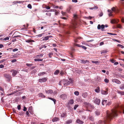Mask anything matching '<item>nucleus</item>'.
<instances>
[{
	"label": "nucleus",
	"mask_w": 124,
	"mask_h": 124,
	"mask_svg": "<svg viewBox=\"0 0 124 124\" xmlns=\"http://www.w3.org/2000/svg\"><path fill=\"white\" fill-rule=\"evenodd\" d=\"M105 28V25L103 24H102L101 25L100 24H99L97 26V28L98 29H100L101 28L102 31H103V30Z\"/></svg>",
	"instance_id": "nucleus-8"
},
{
	"label": "nucleus",
	"mask_w": 124,
	"mask_h": 124,
	"mask_svg": "<svg viewBox=\"0 0 124 124\" xmlns=\"http://www.w3.org/2000/svg\"><path fill=\"white\" fill-rule=\"evenodd\" d=\"M43 33L37 35V36L39 37H40L42 36V35L43 34Z\"/></svg>",
	"instance_id": "nucleus-62"
},
{
	"label": "nucleus",
	"mask_w": 124,
	"mask_h": 124,
	"mask_svg": "<svg viewBox=\"0 0 124 124\" xmlns=\"http://www.w3.org/2000/svg\"><path fill=\"white\" fill-rule=\"evenodd\" d=\"M53 53L52 52L48 54V56L50 58L52 57L51 56L53 55Z\"/></svg>",
	"instance_id": "nucleus-40"
},
{
	"label": "nucleus",
	"mask_w": 124,
	"mask_h": 124,
	"mask_svg": "<svg viewBox=\"0 0 124 124\" xmlns=\"http://www.w3.org/2000/svg\"><path fill=\"white\" fill-rule=\"evenodd\" d=\"M16 59H14L12 60L11 61V62H12L13 63V62H16Z\"/></svg>",
	"instance_id": "nucleus-59"
},
{
	"label": "nucleus",
	"mask_w": 124,
	"mask_h": 124,
	"mask_svg": "<svg viewBox=\"0 0 124 124\" xmlns=\"http://www.w3.org/2000/svg\"><path fill=\"white\" fill-rule=\"evenodd\" d=\"M111 10L112 11H114V12H116V8L114 7H113L111 8Z\"/></svg>",
	"instance_id": "nucleus-44"
},
{
	"label": "nucleus",
	"mask_w": 124,
	"mask_h": 124,
	"mask_svg": "<svg viewBox=\"0 0 124 124\" xmlns=\"http://www.w3.org/2000/svg\"><path fill=\"white\" fill-rule=\"evenodd\" d=\"M100 111L98 110H96L95 112L96 115L97 116L99 115L100 114Z\"/></svg>",
	"instance_id": "nucleus-30"
},
{
	"label": "nucleus",
	"mask_w": 124,
	"mask_h": 124,
	"mask_svg": "<svg viewBox=\"0 0 124 124\" xmlns=\"http://www.w3.org/2000/svg\"><path fill=\"white\" fill-rule=\"evenodd\" d=\"M104 81L105 83H108L109 81L107 78H105L104 80Z\"/></svg>",
	"instance_id": "nucleus-43"
},
{
	"label": "nucleus",
	"mask_w": 124,
	"mask_h": 124,
	"mask_svg": "<svg viewBox=\"0 0 124 124\" xmlns=\"http://www.w3.org/2000/svg\"><path fill=\"white\" fill-rule=\"evenodd\" d=\"M47 78H43L41 79H39V81L40 82H45L47 81Z\"/></svg>",
	"instance_id": "nucleus-10"
},
{
	"label": "nucleus",
	"mask_w": 124,
	"mask_h": 124,
	"mask_svg": "<svg viewBox=\"0 0 124 124\" xmlns=\"http://www.w3.org/2000/svg\"><path fill=\"white\" fill-rule=\"evenodd\" d=\"M117 46H118L119 47L122 48H123L124 47L123 46L120 44H118Z\"/></svg>",
	"instance_id": "nucleus-41"
},
{
	"label": "nucleus",
	"mask_w": 124,
	"mask_h": 124,
	"mask_svg": "<svg viewBox=\"0 0 124 124\" xmlns=\"http://www.w3.org/2000/svg\"><path fill=\"white\" fill-rule=\"evenodd\" d=\"M46 15L48 16H50L51 15V13L49 12L46 13Z\"/></svg>",
	"instance_id": "nucleus-42"
},
{
	"label": "nucleus",
	"mask_w": 124,
	"mask_h": 124,
	"mask_svg": "<svg viewBox=\"0 0 124 124\" xmlns=\"http://www.w3.org/2000/svg\"><path fill=\"white\" fill-rule=\"evenodd\" d=\"M9 38L8 37L5 38H4V39L5 40H8L9 39Z\"/></svg>",
	"instance_id": "nucleus-56"
},
{
	"label": "nucleus",
	"mask_w": 124,
	"mask_h": 124,
	"mask_svg": "<svg viewBox=\"0 0 124 124\" xmlns=\"http://www.w3.org/2000/svg\"><path fill=\"white\" fill-rule=\"evenodd\" d=\"M82 44L83 45H84L86 46H89V45H88L87 43H85L84 42H82Z\"/></svg>",
	"instance_id": "nucleus-51"
},
{
	"label": "nucleus",
	"mask_w": 124,
	"mask_h": 124,
	"mask_svg": "<svg viewBox=\"0 0 124 124\" xmlns=\"http://www.w3.org/2000/svg\"><path fill=\"white\" fill-rule=\"evenodd\" d=\"M60 98L63 100L66 99L67 96L65 94H63L60 96Z\"/></svg>",
	"instance_id": "nucleus-12"
},
{
	"label": "nucleus",
	"mask_w": 124,
	"mask_h": 124,
	"mask_svg": "<svg viewBox=\"0 0 124 124\" xmlns=\"http://www.w3.org/2000/svg\"><path fill=\"white\" fill-rule=\"evenodd\" d=\"M119 21L118 20H116L115 19H112L111 21V22L112 23H117Z\"/></svg>",
	"instance_id": "nucleus-14"
},
{
	"label": "nucleus",
	"mask_w": 124,
	"mask_h": 124,
	"mask_svg": "<svg viewBox=\"0 0 124 124\" xmlns=\"http://www.w3.org/2000/svg\"><path fill=\"white\" fill-rule=\"evenodd\" d=\"M38 95L39 97L42 98H45L46 97V96L44 95L42 93H39Z\"/></svg>",
	"instance_id": "nucleus-19"
},
{
	"label": "nucleus",
	"mask_w": 124,
	"mask_h": 124,
	"mask_svg": "<svg viewBox=\"0 0 124 124\" xmlns=\"http://www.w3.org/2000/svg\"><path fill=\"white\" fill-rule=\"evenodd\" d=\"M43 60L42 59L38 58L35 59H34V61H43Z\"/></svg>",
	"instance_id": "nucleus-32"
},
{
	"label": "nucleus",
	"mask_w": 124,
	"mask_h": 124,
	"mask_svg": "<svg viewBox=\"0 0 124 124\" xmlns=\"http://www.w3.org/2000/svg\"><path fill=\"white\" fill-rule=\"evenodd\" d=\"M60 70H56L54 72V74L55 75H57L59 73Z\"/></svg>",
	"instance_id": "nucleus-24"
},
{
	"label": "nucleus",
	"mask_w": 124,
	"mask_h": 124,
	"mask_svg": "<svg viewBox=\"0 0 124 124\" xmlns=\"http://www.w3.org/2000/svg\"><path fill=\"white\" fill-rule=\"evenodd\" d=\"M108 12L109 13L108 14L109 16H112V11L110 10H108Z\"/></svg>",
	"instance_id": "nucleus-25"
},
{
	"label": "nucleus",
	"mask_w": 124,
	"mask_h": 124,
	"mask_svg": "<svg viewBox=\"0 0 124 124\" xmlns=\"http://www.w3.org/2000/svg\"><path fill=\"white\" fill-rule=\"evenodd\" d=\"M89 62V61L88 60H81V62L82 63H83L84 64H85L87 62Z\"/></svg>",
	"instance_id": "nucleus-18"
},
{
	"label": "nucleus",
	"mask_w": 124,
	"mask_h": 124,
	"mask_svg": "<svg viewBox=\"0 0 124 124\" xmlns=\"http://www.w3.org/2000/svg\"><path fill=\"white\" fill-rule=\"evenodd\" d=\"M10 72H12V76H15L17 73V72L16 70L14 69H12L10 70Z\"/></svg>",
	"instance_id": "nucleus-7"
},
{
	"label": "nucleus",
	"mask_w": 124,
	"mask_h": 124,
	"mask_svg": "<svg viewBox=\"0 0 124 124\" xmlns=\"http://www.w3.org/2000/svg\"><path fill=\"white\" fill-rule=\"evenodd\" d=\"M113 82H115L118 84H121V82L118 79H114L112 80Z\"/></svg>",
	"instance_id": "nucleus-9"
},
{
	"label": "nucleus",
	"mask_w": 124,
	"mask_h": 124,
	"mask_svg": "<svg viewBox=\"0 0 124 124\" xmlns=\"http://www.w3.org/2000/svg\"><path fill=\"white\" fill-rule=\"evenodd\" d=\"M118 112V110L116 109H112L110 112L109 111L107 110L106 112V120L104 122H103L101 120H99L97 122V124H102L103 123H104V124H108V123L113 117H116L117 116V112Z\"/></svg>",
	"instance_id": "nucleus-1"
},
{
	"label": "nucleus",
	"mask_w": 124,
	"mask_h": 124,
	"mask_svg": "<svg viewBox=\"0 0 124 124\" xmlns=\"http://www.w3.org/2000/svg\"><path fill=\"white\" fill-rule=\"evenodd\" d=\"M67 116V113L66 112H65L62 113L61 115V117L64 118L66 117Z\"/></svg>",
	"instance_id": "nucleus-16"
},
{
	"label": "nucleus",
	"mask_w": 124,
	"mask_h": 124,
	"mask_svg": "<svg viewBox=\"0 0 124 124\" xmlns=\"http://www.w3.org/2000/svg\"><path fill=\"white\" fill-rule=\"evenodd\" d=\"M18 50V49L17 48H15L13 50V51L14 52H15L16 51H17Z\"/></svg>",
	"instance_id": "nucleus-64"
},
{
	"label": "nucleus",
	"mask_w": 124,
	"mask_h": 124,
	"mask_svg": "<svg viewBox=\"0 0 124 124\" xmlns=\"http://www.w3.org/2000/svg\"><path fill=\"white\" fill-rule=\"evenodd\" d=\"M46 73L45 72H40V73H39L38 74V75L39 76L42 75H44Z\"/></svg>",
	"instance_id": "nucleus-35"
},
{
	"label": "nucleus",
	"mask_w": 124,
	"mask_h": 124,
	"mask_svg": "<svg viewBox=\"0 0 124 124\" xmlns=\"http://www.w3.org/2000/svg\"><path fill=\"white\" fill-rule=\"evenodd\" d=\"M117 28H122V26L121 25L119 24H117Z\"/></svg>",
	"instance_id": "nucleus-48"
},
{
	"label": "nucleus",
	"mask_w": 124,
	"mask_h": 124,
	"mask_svg": "<svg viewBox=\"0 0 124 124\" xmlns=\"http://www.w3.org/2000/svg\"><path fill=\"white\" fill-rule=\"evenodd\" d=\"M76 122L77 123L80 124H83L84 123L83 121H81L79 119H77Z\"/></svg>",
	"instance_id": "nucleus-15"
},
{
	"label": "nucleus",
	"mask_w": 124,
	"mask_h": 124,
	"mask_svg": "<svg viewBox=\"0 0 124 124\" xmlns=\"http://www.w3.org/2000/svg\"><path fill=\"white\" fill-rule=\"evenodd\" d=\"M103 15V14L102 12H101L99 14V15L100 17L102 16Z\"/></svg>",
	"instance_id": "nucleus-55"
},
{
	"label": "nucleus",
	"mask_w": 124,
	"mask_h": 124,
	"mask_svg": "<svg viewBox=\"0 0 124 124\" xmlns=\"http://www.w3.org/2000/svg\"><path fill=\"white\" fill-rule=\"evenodd\" d=\"M74 94L76 96H78L79 95V93L78 91H76L74 92Z\"/></svg>",
	"instance_id": "nucleus-39"
},
{
	"label": "nucleus",
	"mask_w": 124,
	"mask_h": 124,
	"mask_svg": "<svg viewBox=\"0 0 124 124\" xmlns=\"http://www.w3.org/2000/svg\"><path fill=\"white\" fill-rule=\"evenodd\" d=\"M30 9H31L32 8V6L30 4H29L27 6Z\"/></svg>",
	"instance_id": "nucleus-46"
},
{
	"label": "nucleus",
	"mask_w": 124,
	"mask_h": 124,
	"mask_svg": "<svg viewBox=\"0 0 124 124\" xmlns=\"http://www.w3.org/2000/svg\"><path fill=\"white\" fill-rule=\"evenodd\" d=\"M74 45L79 47H81L84 50H86L87 48L86 47L80 45L78 44H74Z\"/></svg>",
	"instance_id": "nucleus-6"
},
{
	"label": "nucleus",
	"mask_w": 124,
	"mask_h": 124,
	"mask_svg": "<svg viewBox=\"0 0 124 124\" xmlns=\"http://www.w3.org/2000/svg\"><path fill=\"white\" fill-rule=\"evenodd\" d=\"M89 118L90 120L91 121H93L94 120L93 117L92 116H90L89 117Z\"/></svg>",
	"instance_id": "nucleus-31"
},
{
	"label": "nucleus",
	"mask_w": 124,
	"mask_h": 124,
	"mask_svg": "<svg viewBox=\"0 0 124 124\" xmlns=\"http://www.w3.org/2000/svg\"><path fill=\"white\" fill-rule=\"evenodd\" d=\"M92 17L91 16H89L88 17H86V18L87 19H91L92 18Z\"/></svg>",
	"instance_id": "nucleus-63"
},
{
	"label": "nucleus",
	"mask_w": 124,
	"mask_h": 124,
	"mask_svg": "<svg viewBox=\"0 0 124 124\" xmlns=\"http://www.w3.org/2000/svg\"><path fill=\"white\" fill-rule=\"evenodd\" d=\"M108 51L107 50H103L101 51V54H105L107 53Z\"/></svg>",
	"instance_id": "nucleus-33"
},
{
	"label": "nucleus",
	"mask_w": 124,
	"mask_h": 124,
	"mask_svg": "<svg viewBox=\"0 0 124 124\" xmlns=\"http://www.w3.org/2000/svg\"><path fill=\"white\" fill-rule=\"evenodd\" d=\"M48 98L49 99L51 100H52L54 102V104H55L56 102V100L55 99L53 98H52L49 97H48Z\"/></svg>",
	"instance_id": "nucleus-23"
},
{
	"label": "nucleus",
	"mask_w": 124,
	"mask_h": 124,
	"mask_svg": "<svg viewBox=\"0 0 124 124\" xmlns=\"http://www.w3.org/2000/svg\"><path fill=\"white\" fill-rule=\"evenodd\" d=\"M32 65V64L28 63L26 64V65L28 67H30V66H31Z\"/></svg>",
	"instance_id": "nucleus-57"
},
{
	"label": "nucleus",
	"mask_w": 124,
	"mask_h": 124,
	"mask_svg": "<svg viewBox=\"0 0 124 124\" xmlns=\"http://www.w3.org/2000/svg\"><path fill=\"white\" fill-rule=\"evenodd\" d=\"M60 120L59 118L57 117H54L52 119V121L53 122H54L59 121Z\"/></svg>",
	"instance_id": "nucleus-13"
},
{
	"label": "nucleus",
	"mask_w": 124,
	"mask_h": 124,
	"mask_svg": "<svg viewBox=\"0 0 124 124\" xmlns=\"http://www.w3.org/2000/svg\"><path fill=\"white\" fill-rule=\"evenodd\" d=\"M43 54H41L40 55H37L36 57V58H37V56H40L41 57H42L43 56Z\"/></svg>",
	"instance_id": "nucleus-49"
},
{
	"label": "nucleus",
	"mask_w": 124,
	"mask_h": 124,
	"mask_svg": "<svg viewBox=\"0 0 124 124\" xmlns=\"http://www.w3.org/2000/svg\"><path fill=\"white\" fill-rule=\"evenodd\" d=\"M56 11V10L55 9H52L50 10L49 11L50 12H55Z\"/></svg>",
	"instance_id": "nucleus-58"
},
{
	"label": "nucleus",
	"mask_w": 124,
	"mask_h": 124,
	"mask_svg": "<svg viewBox=\"0 0 124 124\" xmlns=\"http://www.w3.org/2000/svg\"><path fill=\"white\" fill-rule=\"evenodd\" d=\"M46 93L48 94H52L53 93V90L51 89L49 90H45Z\"/></svg>",
	"instance_id": "nucleus-11"
},
{
	"label": "nucleus",
	"mask_w": 124,
	"mask_h": 124,
	"mask_svg": "<svg viewBox=\"0 0 124 124\" xmlns=\"http://www.w3.org/2000/svg\"><path fill=\"white\" fill-rule=\"evenodd\" d=\"M43 41H46L49 39L48 37L47 36L43 38Z\"/></svg>",
	"instance_id": "nucleus-28"
},
{
	"label": "nucleus",
	"mask_w": 124,
	"mask_h": 124,
	"mask_svg": "<svg viewBox=\"0 0 124 124\" xmlns=\"http://www.w3.org/2000/svg\"><path fill=\"white\" fill-rule=\"evenodd\" d=\"M15 88L17 89V90L16 91L17 92L18 91H19L22 90V89L20 87L18 86H15Z\"/></svg>",
	"instance_id": "nucleus-17"
},
{
	"label": "nucleus",
	"mask_w": 124,
	"mask_h": 124,
	"mask_svg": "<svg viewBox=\"0 0 124 124\" xmlns=\"http://www.w3.org/2000/svg\"><path fill=\"white\" fill-rule=\"evenodd\" d=\"M101 93L103 94L106 95L108 94V93L107 91L102 90H101Z\"/></svg>",
	"instance_id": "nucleus-21"
},
{
	"label": "nucleus",
	"mask_w": 124,
	"mask_h": 124,
	"mask_svg": "<svg viewBox=\"0 0 124 124\" xmlns=\"http://www.w3.org/2000/svg\"><path fill=\"white\" fill-rule=\"evenodd\" d=\"M78 106V105H75L74 107V110H75L77 108Z\"/></svg>",
	"instance_id": "nucleus-45"
},
{
	"label": "nucleus",
	"mask_w": 124,
	"mask_h": 124,
	"mask_svg": "<svg viewBox=\"0 0 124 124\" xmlns=\"http://www.w3.org/2000/svg\"><path fill=\"white\" fill-rule=\"evenodd\" d=\"M62 82L64 86H68L70 84H73V80L71 78H69L68 80L63 79L62 80Z\"/></svg>",
	"instance_id": "nucleus-2"
},
{
	"label": "nucleus",
	"mask_w": 124,
	"mask_h": 124,
	"mask_svg": "<svg viewBox=\"0 0 124 124\" xmlns=\"http://www.w3.org/2000/svg\"><path fill=\"white\" fill-rule=\"evenodd\" d=\"M72 120L70 119L67 120L66 122V123L67 124H69L71 123L72 122Z\"/></svg>",
	"instance_id": "nucleus-27"
},
{
	"label": "nucleus",
	"mask_w": 124,
	"mask_h": 124,
	"mask_svg": "<svg viewBox=\"0 0 124 124\" xmlns=\"http://www.w3.org/2000/svg\"><path fill=\"white\" fill-rule=\"evenodd\" d=\"M65 73L62 70H61L60 73V75L62 76L63 75L65 74Z\"/></svg>",
	"instance_id": "nucleus-37"
},
{
	"label": "nucleus",
	"mask_w": 124,
	"mask_h": 124,
	"mask_svg": "<svg viewBox=\"0 0 124 124\" xmlns=\"http://www.w3.org/2000/svg\"><path fill=\"white\" fill-rule=\"evenodd\" d=\"M4 76L6 78L8 79V81L9 82L10 81L11 77L10 76V75L5 74H4Z\"/></svg>",
	"instance_id": "nucleus-4"
},
{
	"label": "nucleus",
	"mask_w": 124,
	"mask_h": 124,
	"mask_svg": "<svg viewBox=\"0 0 124 124\" xmlns=\"http://www.w3.org/2000/svg\"><path fill=\"white\" fill-rule=\"evenodd\" d=\"M25 41L26 42L29 43L32 42H35V41L33 40L30 39L26 40H25Z\"/></svg>",
	"instance_id": "nucleus-20"
},
{
	"label": "nucleus",
	"mask_w": 124,
	"mask_h": 124,
	"mask_svg": "<svg viewBox=\"0 0 124 124\" xmlns=\"http://www.w3.org/2000/svg\"><path fill=\"white\" fill-rule=\"evenodd\" d=\"M53 7L54 8H58L59 7L58 6H55L54 5H53Z\"/></svg>",
	"instance_id": "nucleus-52"
},
{
	"label": "nucleus",
	"mask_w": 124,
	"mask_h": 124,
	"mask_svg": "<svg viewBox=\"0 0 124 124\" xmlns=\"http://www.w3.org/2000/svg\"><path fill=\"white\" fill-rule=\"evenodd\" d=\"M120 88L122 90L124 89V84L121 85L120 86Z\"/></svg>",
	"instance_id": "nucleus-38"
},
{
	"label": "nucleus",
	"mask_w": 124,
	"mask_h": 124,
	"mask_svg": "<svg viewBox=\"0 0 124 124\" xmlns=\"http://www.w3.org/2000/svg\"><path fill=\"white\" fill-rule=\"evenodd\" d=\"M121 110L123 111V113L124 114V107H121Z\"/></svg>",
	"instance_id": "nucleus-61"
},
{
	"label": "nucleus",
	"mask_w": 124,
	"mask_h": 124,
	"mask_svg": "<svg viewBox=\"0 0 124 124\" xmlns=\"http://www.w3.org/2000/svg\"><path fill=\"white\" fill-rule=\"evenodd\" d=\"M44 8H46L47 9H50V7L49 6H47L46 5L45 7H44Z\"/></svg>",
	"instance_id": "nucleus-54"
},
{
	"label": "nucleus",
	"mask_w": 124,
	"mask_h": 124,
	"mask_svg": "<svg viewBox=\"0 0 124 124\" xmlns=\"http://www.w3.org/2000/svg\"><path fill=\"white\" fill-rule=\"evenodd\" d=\"M87 94L86 93H84L82 94V96L84 98H85L87 96Z\"/></svg>",
	"instance_id": "nucleus-36"
},
{
	"label": "nucleus",
	"mask_w": 124,
	"mask_h": 124,
	"mask_svg": "<svg viewBox=\"0 0 124 124\" xmlns=\"http://www.w3.org/2000/svg\"><path fill=\"white\" fill-rule=\"evenodd\" d=\"M83 105L87 109H93L94 106L89 103L84 102L83 103Z\"/></svg>",
	"instance_id": "nucleus-3"
},
{
	"label": "nucleus",
	"mask_w": 124,
	"mask_h": 124,
	"mask_svg": "<svg viewBox=\"0 0 124 124\" xmlns=\"http://www.w3.org/2000/svg\"><path fill=\"white\" fill-rule=\"evenodd\" d=\"M17 108L18 110H19L21 109V106L20 105H19L17 107Z\"/></svg>",
	"instance_id": "nucleus-60"
},
{
	"label": "nucleus",
	"mask_w": 124,
	"mask_h": 124,
	"mask_svg": "<svg viewBox=\"0 0 124 124\" xmlns=\"http://www.w3.org/2000/svg\"><path fill=\"white\" fill-rule=\"evenodd\" d=\"M94 102L96 104L99 105L100 102V100L97 98L94 99Z\"/></svg>",
	"instance_id": "nucleus-5"
},
{
	"label": "nucleus",
	"mask_w": 124,
	"mask_h": 124,
	"mask_svg": "<svg viewBox=\"0 0 124 124\" xmlns=\"http://www.w3.org/2000/svg\"><path fill=\"white\" fill-rule=\"evenodd\" d=\"M32 108V107H29L28 108V111L29 112L31 113Z\"/></svg>",
	"instance_id": "nucleus-47"
},
{
	"label": "nucleus",
	"mask_w": 124,
	"mask_h": 124,
	"mask_svg": "<svg viewBox=\"0 0 124 124\" xmlns=\"http://www.w3.org/2000/svg\"><path fill=\"white\" fill-rule=\"evenodd\" d=\"M118 93L121 95H124V92L119 91H118Z\"/></svg>",
	"instance_id": "nucleus-34"
},
{
	"label": "nucleus",
	"mask_w": 124,
	"mask_h": 124,
	"mask_svg": "<svg viewBox=\"0 0 124 124\" xmlns=\"http://www.w3.org/2000/svg\"><path fill=\"white\" fill-rule=\"evenodd\" d=\"M108 34L110 35H116V34L115 33H108Z\"/></svg>",
	"instance_id": "nucleus-50"
},
{
	"label": "nucleus",
	"mask_w": 124,
	"mask_h": 124,
	"mask_svg": "<svg viewBox=\"0 0 124 124\" xmlns=\"http://www.w3.org/2000/svg\"><path fill=\"white\" fill-rule=\"evenodd\" d=\"M107 100H103L102 102V105H104L106 103H107Z\"/></svg>",
	"instance_id": "nucleus-26"
},
{
	"label": "nucleus",
	"mask_w": 124,
	"mask_h": 124,
	"mask_svg": "<svg viewBox=\"0 0 124 124\" xmlns=\"http://www.w3.org/2000/svg\"><path fill=\"white\" fill-rule=\"evenodd\" d=\"M95 92L97 93H99L100 91V88L98 86L97 88L95 89Z\"/></svg>",
	"instance_id": "nucleus-22"
},
{
	"label": "nucleus",
	"mask_w": 124,
	"mask_h": 124,
	"mask_svg": "<svg viewBox=\"0 0 124 124\" xmlns=\"http://www.w3.org/2000/svg\"><path fill=\"white\" fill-rule=\"evenodd\" d=\"M92 62L94 63H95L97 64V63H99V61H93Z\"/></svg>",
	"instance_id": "nucleus-53"
},
{
	"label": "nucleus",
	"mask_w": 124,
	"mask_h": 124,
	"mask_svg": "<svg viewBox=\"0 0 124 124\" xmlns=\"http://www.w3.org/2000/svg\"><path fill=\"white\" fill-rule=\"evenodd\" d=\"M74 103V100L72 99H71L69 101V104H73Z\"/></svg>",
	"instance_id": "nucleus-29"
}]
</instances>
